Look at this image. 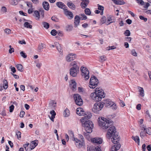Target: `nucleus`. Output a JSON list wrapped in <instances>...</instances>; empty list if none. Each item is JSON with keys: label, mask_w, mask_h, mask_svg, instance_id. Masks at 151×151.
I'll return each mask as SVG.
<instances>
[{"label": "nucleus", "mask_w": 151, "mask_h": 151, "mask_svg": "<svg viewBox=\"0 0 151 151\" xmlns=\"http://www.w3.org/2000/svg\"><path fill=\"white\" fill-rule=\"evenodd\" d=\"M104 91L100 87H98L95 89V92L90 95V97L92 100L96 102L101 101L104 98Z\"/></svg>", "instance_id": "f257e3e1"}, {"label": "nucleus", "mask_w": 151, "mask_h": 151, "mask_svg": "<svg viewBox=\"0 0 151 151\" xmlns=\"http://www.w3.org/2000/svg\"><path fill=\"white\" fill-rule=\"evenodd\" d=\"M55 44L56 47L58 51L60 52L62 50L59 44L57 42H56L55 43Z\"/></svg>", "instance_id": "a19ab883"}, {"label": "nucleus", "mask_w": 151, "mask_h": 151, "mask_svg": "<svg viewBox=\"0 0 151 151\" xmlns=\"http://www.w3.org/2000/svg\"><path fill=\"white\" fill-rule=\"evenodd\" d=\"M99 83V81L97 78L93 76L90 79L89 87L91 88L94 89L97 86Z\"/></svg>", "instance_id": "0eeeda50"}, {"label": "nucleus", "mask_w": 151, "mask_h": 151, "mask_svg": "<svg viewBox=\"0 0 151 151\" xmlns=\"http://www.w3.org/2000/svg\"><path fill=\"white\" fill-rule=\"evenodd\" d=\"M45 45L43 43L40 44L38 47V48L39 50L43 49L44 47H45Z\"/></svg>", "instance_id": "37998d69"}, {"label": "nucleus", "mask_w": 151, "mask_h": 151, "mask_svg": "<svg viewBox=\"0 0 151 151\" xmlns=\"http://www.w3.org/2000/svg\"><path fill=\"white\" fill-rule=\"evenodd\" d=\"M82 76L85 80H88L89 78V72L87 68L82 66L81 68Z\"/></svg>", "instance_id": "6e6552de"}, {"label": "nucleus", "mask_w": 151, "mask_h": 151, "mask_svg": "<svg viewBox=\"0 0 151 151\" xmlns=\"http://www.w3.org/2000/svg\"><path fill=\"white\" fill-rule=\"evenodd\" d=\"M146 134L145 131H141L140 133V136L142 138H143L144 137L147 136Z\"/></svg>", "instance_id": "72a5a7b5"}, {"label": "nucleus", "mask_w": 151, "mask_h": 151, "mask_svg": "<svg viewBox=\"0 0 151 151\" xmlns=\"http://www.w3.org/2000/svg\"><path fill=\"white\" fill-rule=\"evenodd\" d=\"M114 3L116 4L120 5L124 4L125 3L123 1L119 0H114Z\"/></svg>", "instance_id": "c756f323"}, {"label": "nucleus", "mask_w": 151, "mask_h": 151, "mask_svg": "<svg viewBox=\"0 0 151 151\" xmlns=\"http://www.w3.org/2000/svg\"><path fill=\"white\" fill-rule=\"evenodd\" d=\"M24 26L25 27L27 28L32 29V26L30 25L29 23L27 22H25L24 24Z\"/></svg>", "instance_id": "c9c22d12"}, {"label": "nucleus", "mask_w": 151, "mask_h": 151, "mask_svg": "<svg viewBox=\"0 0 151 151\" xmlns=\"http://www.w3.org/2000/svg\"><path fill=\"white\" fill-rule=\"evenodd\" d=\"M115 19L114 17L111 15H109L107 16V19L104 23L106 25H108L111 23L114 22Z\"/></svg>", "instance_id": "4468645a"}, {"label": "nucleus", "mask_w": 151, "mask_h": 151, "mask_svg": "<svg viewBox=\"0 0 151 151\" xmlns=\"http://www.w3.org/2000/svg\"><path fill=\"white\" fill-rule=\"evenodd\" d=\"M84 12L86 15H90L91 14V12L89 8H86L84 10Z\"/></svg>", "instance_id": "79ce46f5"}, {"label": "nucleus", "mask_w": 151, "mask_h": 151, "mask_svg": "<svg viewBox=\"0 0 151 151\" xmlns=\"http://www.w3.org/2000/svg\"><path fill=\"white\" fill-rule=\"evenodd\" d=\"M16 67L19 71L22 72L23 71V66L21 64H18L16 65Z\"/></svg>", "instance_id": "2f4dec72"}, {"label": "nucleus", "mask_w": 151, "mask_h": 151, "mask_svg": "<svg viewBox=\"0 0 151 151\" xmlns=\"http://www.w3.org/2000/svg\"><path fill=\"white\" fill-rule=\"evenodd\" d=\"M80 63L78 61L72 62L70 63L72 67L70 69V74L73 77L77 76L79 71Z\"/></svg>", "instance_id": "f03ea898"}, {"label": "nucleus", "mask_w": 151, "mask_h": 151, "mask_svg": "<svg viewBox=\"0 0 151 151\" xmlns=\"http://www.w3.org/2000/svg\"><path fill=\"white\" fill-rule=\"evenodd\" d=\"M139 18L140 19L143 20L145 22L147 21V18L144 17L142 15L139 16Z\"/></svg>", "instance_id": "13d9d810"}, {"label": "nucleus", "mask_w": 151, "mask_h": 151, "mask_svg": "<svg viewBox=\"0 0 151 151\" xmlns=\"http://www.w3.org/2000/svg\"><path fill=\"white\" fill-rule=\"evenodd\" d=\"M132 138L134 139L136 142H137L138 145L139 144V139L138 136H136L135 137L132 136Z\"/></svg>", "instance_id": "58836bf2"}, {"label": "nucleus", "mask_w": 151, "mask_h": 151, "mask_svg": "<svg viewBox=\"0 0 151 151\" xmlns=\"http://www.w3.org/2000/svg\"><path fill=\"white\" fill-rule=\"evenodd\" d=\"M16 134L17 136L18 139L21 138V133L20 132L18 131L16 132Z\"/></svg>", "instance_id": "0e129e2a"}, {"label": "nucleus", "mask_w": 151, "mask_h": 151, "mask_svg": "<svg viewBox=\"0 0 151 151\" xmlns=\"http://www.w3.org/2000/svg\"><path fill=\"white\" fill-rule=\"evenodd\" d=\"M64 13L65 15L68 17V18L69 19H71L73 17V15L72 12L69 11H68L66 9L64 10Z\"/></svg>", "instance_id": "2eb2a0df"}, {"label": "nucleus", "mask_w": 151, "mask_h": 151, "mask_svg": "<svg viewBox=\"0 0 151 151\" xmlns=\"http://www.w3.org/2000/svg\"><path fill=\"white\" fill-rule=\"evenodd\" d=\"M34 9L32 8H31L28 9V12L29 14H31L32 13Z\"/></svg>", "instance_id": "69168bd1"}, {"label": "nucleus", "mask_w": 151, "mask_h": 151, "mask_svg": "<svg viewBox=\"0 0 151 151\" xmlns=\"http://www.w3.org/2000/svg\"><path fill=\"white\" fill-rule=\"evenodd\" d=\"M72 90L73 91L76 90V82L73 80H72L71 83L70 84Z\"/></svg>", "instance_id": "393cba45"}, {"label": "nucleus", "mask_w": 151, "mask_h": 151, "mask_svg": "<svg viewBox=\"0 0 151 151\" xmlns=\"http://www.w3.org/2000/svg\"><path fill=\"white\" fill-rule=\"evenodd\" d=\"M63 114L65 117H68L70 115V111L68 109H66L64 111Z\"/></svg>", "instance_id": "473e14b6"}, {"label": "nucleus", "mask_w": 151, "mask_h": 151, "mask_svg": "<svg viewBox=\"0 0 151 151\" xmlns=\"http://www.w3.org/2000/svg\"><path fill=\"white\" fill-rule=\"evenodd\" d=\"M114 116L113 115H108L106 116V118H104V127L106 129L113 125V122L111 119L114 118Z\"/></svg>", "instance_id": "423d86ee"}, {"label": "nucleus", "mask_w": 151, "mask_h": 151, "mask_svg": "<svg viewBox=\"0 0 151 151\" xmlns=\"http://www.w3.org/2000/svg\"><path fill=\"white\" fill-rule=\"evenodd\" d=\"M74 25L75 27H77L80 23V17L78 15H76L74 18Z\"/></svg>", "instance_id": "aec40b11"}, {"label": "nucleus", "mask_w": 151, "mask_h": 151, "mask_svg": "<svg viewBox=\"0 0 151 151\" xmlns=\"http://www.w3.org/2000/svg\"><path fill=\"white\" fill-rule=\"evenodd\" d=\"M73 28V27L71 25H68L66 27V30L68 31H70Z\"/></svg>", "instance_id": "a18cd8bd"}, {"label": "nucleus", "mask_w": 151, "mask_h": 151, "mask_svg": "<svg viewBox=\"0 0 151 151\" xmlns=\"http://www.w3.org/2000/svg\"><path fill=\"white\" fill-rule=\"evenodd\" d=\"M27 5L28 7L30 8H32V3L30 2H28V1H27Z\"/></svg>", "instance_id": "e2e57ef3"}, {"label": "nucleus", "mask_w": 151, "mask_h": 151, "mask_svg": "<svg viewBox=\"0 0 151 151\" xmlns=\"http://www.w3.org/2000/svg\"><path fill=\"white\" fill-rule=\"evenodd\" d=\"M38 143V141L37 140L32 141L30 145L32 147H31V150H32L34 149L37 145Z\"/></svg>", "instance_id": "b1692460"}, {"label": "nucleus", "mask_w": 151, "mask_h": 151, "mask_svg": "<svg viewBox=\"0 0 151 151\" xmlns=\"http://www.w3.org/2000/svg\"><path fill=\"white\" fill-rule=\"evenodd\" d=\"M67 5L73 10H75L76 9L75 5L71 2H68L67 4Z\"/></svg>", "instance_id": "cd10ccee"}, {"label": "nucleus", "mask_w": 151, "mask_h": 151, "mask_svg": "<svg viewBox=\"0 0 151 151\" xmlns=\"http://www.w3.org/2000/svg\"><path fill=\"white\" fill-rule=\"evenodd\" d=\"M99 61L102 63H103L104 61V56H100L99 58Z\"/></svg>", "instance_id": "4d7b16f0"}, {"label": "nucleus", "mask_w": 151, "mask_h": 151, "mask_svg": "<svg viewBox=\"0 0 151 151\" xmlns=\"http://www.w3.org/2000/svg\"><path fill=\"white\" fill-rule=\"evenodd\" d=\"M57 103L55 101H51L49 103V107L51 109H54L56 106Z\"/></svg>", "instance_id": "a878e982"}, {"label": "nucleus", "mask_w": 151, "mask_h": 151, "mask_svg": "<svg viewBox=\"0 0 151 151\" xmlns=\"http://www.w3.org/2000/svg\"><path fill=\"white\" fill-rule=\"evenodd\" d=\"M91 142L94 143L100 144L102 143V140L101 138L95 137L91 139Z\"/></svg>", "instance_id": "dca6fc26"}, {"label": "nucleus", "mask_w": 151, "mask_h": 151, "mask_svg": "<svg viewBox=\"0 0 151 151\" xmlns=\"http://www.w3.org/2000/svg\"><path fill=\"white\" fill-rule=\"evenodd\" d=\"M113 101L109 99H104V106L107 108H110L111 105L113 103Z\"/></svg>", "instance_id": "f3484780"}, {"label": "nucleus", "mask_w": 151, "mask_h": 151, "mask_svg": "<svg viewBox=\"0 0 151 151\" xmlns=\"http://www.w3.org/2000/svg\"><path fill=\"white\" fill-rule=\"evenodd\" d=\"M10 2L12 5H15L17 4V2L16 0H10Z\"/></svg>", "instance_id": "3c124183"}, {"label": "nucleus", "mask_w": 151, "mask_h": 151, "mask_svg": "<svg viewBox=\"0 0 151 151\" xmlns=\"http://www.w3.org/2000/svg\"><path fill=\"white\" fill-rule=\"evenodd\" d=\"M112 137L111 141L114 144H118L120 138L118 133L116 132V133H114L112 134Z\"/></svg>", "instance_id": "9b49d317"}, {"label": "nucleus", "mask_w": 151, "mask_h": 151, "mask_svg": "<svg viewBox=\"0 0 151 151\" xmlns=\"http://www.w3.org/2000/svg\"><path fill=\"white\" fill-rule=\"evenodd\" d=\"M1 10V11L4 13L6 12L7 11L6 8L5 6H3V7H2Z\"/></svg>", "instance_id": "774afa93"}, {"label": "nucleus", "mask_w": 151, "mask_h": 151, "mask_svg": "<svg viewBox=\"0 0 151 151\" xmlns=\"http://www.w3.org/2000/svg\"><path fill=\"white\" fill-rule=\"evenodd\" d=\"M139 4L142 6L144 5V2L142 0H135Z\"/></svg>", "instance_id": "49530a36"}, {"label": "nucleus", "mask_w": 151, "mask_h": 151, "mask_svg": "<svg viewBox=\"0 0 151 151\" xmlns=\"http://www.w3.org/2000/svg\"><path fill=\"white\" fill-rule=\"evenodd\" d=\"M4 32L7 34H9L11 33V30L9 29L6 28L4 29Z\"/></svg>", "instance_id": "052dcab7"}, {"label": "nucleus", "mask_w": 151, "mask_h": 151, "mask_svg": "<svg viewBox=\"0 0 151 151\" xmlns=\"http://www.w3.org/2000/svg\"><path fill=\"white\" fill-rule=\"evenodd\" d=\"M98 120L99 126L103 129L104 127V117L102 116L99 117L98 118Z\"/></svg>", "instance_id": "a211bd4d"}, {"label": "nucleus", "mask_w": 151, "mask_h": 151, "mask_svg": "<svg viewBox=\"0 0 151 151\" xmlns=\"http://www.w3.org/2000/svg\"><path fill=\"white\" fill-rule=\"evenodd\" d=\"M33 15L35 17L37 18L36 19H38L40 18V13L37 10L35 11L34 12Z\"/></svg>", "instance_id": "c85d7f7f"}, {"label": "nucleus", "mask_w": 151, "mask_h": 151, "mask_svg": "<svg viewBox=\"0 0 151 151\" xmlns=\"http://www.w3.org/2000/svg\"><path fill=\"white\" fill-rule=\"evenodd\" d=\"M124 34L126 36H129L130 35V32L129 30L127 29L125 31Z\"/></svg>", "instance_id": "de8ad7c7"}, {"label": "nucleus", "mask_w": 151, "mask_h": 151, "mask_svg": "<svg viewBox=\"0 0 151 151\" xmlns=\"http://www.w3.org/2000/svg\"><path fill=\"white\" fill-rule=\"evenodd\" d=\"M89 2V0H84L81 4V7L83 8H86Z\"/></svg>", "instance_id": "4be33fe9"}, {"label": "nucleus", "mask_w": 151, "mask_h": 151, "mask_svg": "<svg viewBox=\"0 0 151 151\" xmlns=\"http://www.w3.org/2000/svg\"><path fill=\"white\" fill-rule=\"evenodd\" d=\"M115 144L112 146L110 150L111 151H116L120 148L121 145L120 144Z\"/></svg>", "instance_id": "6ab92c4d"}, {"label": "nucleus", "mask_w": 151, "mask_h": 151, "mask_svg": "<svg viewBox=\"0 0 151 151\" xmlns=\"http://www.w3.org/2000/svg\"><path fill=\"white\" fill-rule=\"evenodd\" d=\"M76 113L80 116H84L81 119V121L82 123L84 122L86 119H89L92 116V115L90 112L86 113L83 109L81 108H78L76 109Z\"/></svg>", "instance_id": "7ed1b4c3"}, {"label": "nucleus", "mask_w": 151, "mask_h": 151, "mask_svg": "<svg viewBox=\"0 0 151 151\" xmlns=\"http://www.w3.org/2000/svg\"><path fill=\"white\" fill-rule=\"evenodd\" d=\"M42 24L44 27L46 29H48L50 25L47 22H42Z\"/></svg>", "instance_id": "f704fd0d"}, {"label": "nucleus", "mask_w": 151, "mask_h": 151, "mask_svg": "<svg viewBox=\"0 0 151 151\" xmlns=\"http://www.w3.org/2000/svg\"><path fill=\"white\" fill-rule=\"evenodd\" d=\"M9 112H13L14 109V106L12 105H11L9 107Z\"/></svg>", "instance_id": "680f3d73"}, {"label": "nucleus", "mask_w": 151, "mask_h": 151, "mask_svg": "<svg viewBox=\"0 0 151 151\" xmlns=\"http://www.w3.org/2000/svg\"><path fill=\"white\" fill-rule=\"evenodd\" d=\"M95 151H101V150L100 147V146H98L97 147H95Z\"/></svg>", "instance_id": "338daca9"}, {"label": "nucleus", "mask_w": 151, "mask_h": 151, "mask_svg": "<svg viewBox=\"0 0 151 151\" xmlns=\"http://www.w3.org/2000/svg\"><path fill=\"white\" fill-rule=\"evenodd\" d=\"M145 131L147 134L149 135H151V128H146Z\"/></svg>", "instance_id": "c03bdc74"}, {"label": "nucleus", "mask_w": 151, "mask_h": 151, "mask_svg": "<svg viewBox=\"0 0 151 151\" xmlns=\"http://www.w3.org/2000/svg\"><path fill=\"white\" fill-rule=\"evenodd\" d=\"M116 48L114 46H109L106 48V50H113Z\"/></svg>", "instance_id": "09e8293b"}, {"label": "nucleus", "mask_w": 151, "mask_h": 151, "mask_svg": "<svg viewBox=\"0 0 151 151\" xmlns=\"http://www.w3.org/2000/svg\"><path fill=\"white\" fill-rule=\"evenodd\" d=\"M51 19L55 22H58V21L59 19L55 16H52L51 17Z\"/></svg>", "instance_id": "5fc2aeb1"}, {"label": "nucleus", "mask_w": 151, "mask_h": 151, "mask_svg": "<svg viewBox=\"0 0 151 151\" xmlns=\"http://www.w3.org/2000/svg\"><path fill=\"white\" fill-rule=\"evenodd\" d=\"M140 127L141 128V130L145 131L146 130V126L142 124H140Z\"/></svg>", "instance_id": "6e6d98bb"}, {"label": "nucleus", "mask_w": 151, "mask_h": 151, "mask_svg": "<svg viewBox=\"0 0 151 151\" xmlns=\"http://www.w3.org/2000/svg\"><path fill=\"white\" fill-rule=\"evenodd\" d=\"M50 114L51 115V117H55L56 114V113L54 110H52L50 111Z\"/></svg>", "instance_id": "bf43d9fd"}, {"label": "nucleus", "mask_w": 151, "mask_h": 151, "mask_svg": "<svg viewBox=\"0 0 151 151\" xmlns=\"http://www.w3.org/2000/svg\"><path fill=\"white\" fill-rule=\"evenodd\" d=\"M110 108L113 110L115 111L117 109L118 106L114 102H113V103L111 105Z\"/></svg>", "instance_id": "7c9ffc66"}, {"label": "nucleus", "mask_w": 151, "mask_h": 151, "mask_svg": "<svg viewBox=\"0 0 151 151\" xmlns=\"http://www.w3.org/2000/svg\"><path fill=\"white\" fill-rule=\"evenodd\" d=\"M69 133L70 139H71V140L73 141L75 140L76 138L74 137V135L73 132L71 131H70L69 132Z\"/></svg>", "instance_id": "e433bc0d"}, {"label": "nucleus", "mask_w": 151, "mask_h": 151, "mask_svg": "<svg viewBox=\"0 0 151 151\" xmlns=\"http://www.w3.org/2000/svg\"><path fill=\"white\" fill-rule=\"evenodd\" d=\"M109 128L108 130L107 134L106 137L109 139L112 136V134L114 133H116V129L114 126L111 125L109 127ZM109 128V127H108Z\"/></svg>", "instance_id": "1a4fd4ad"}, {"label": "nucleus", "mask_w": 151, "mask_h": 151, "mask_svg": "<svg viewBox=\"0 0 151 151\" xmlns=\"http://www.w3.org/2000/svg\"><path fill=\"white\" fill-rule=\"evenodd\" d=\"M56 5L59 8L63 9L64 11L67 8L65 4L61 2H58L56 3Z\"/></svg>", "instance_id": "412c9836"}, {"label": "nucleus", "mask_w": 151, "mask_h": 151, "mask_svg": "<svg viewBox=\"0 0 151 151\" xmlns=\"http://www.w3.org/2000/svg\"><path fill=\"white\" fill-rule=\"evenodd\" d=\"M82 124L87 133H91L92 132L93 127V124L91 121L86 119H85L84 122Z\"/></svg>", "instance_id": "20e7f679"}, {"label": "nucleus", "mask_w": 151, "mask_h": 151, "mask_svg": "<svg viewBox=\"0 0 151 151\" xmlns=\"http://www.w3.org/2000/svg\"><path fill=\"white\" fill-rule=\"evenodd\" d=\"M74 99L76 104L79 106L82 105L83 103V100L81 96L79 94H75L74 95Z\"/></svg>", "instance_id": "9d476101"}, {"label": "nucleus", "mask_w": 151, "mask_h": 151, "mask_svg": "<svg viewBox=\"0 0 151 151\" xmlns=\"http://www.w3.org/2000/svg\"><path fill=\"white\" fill-rule=\"evenodd\" d=\"M8 86V83L7 81L6 80H4L3 81V88L4 89H6L7 88Z\"/></svg>", "instance_id": "ea45409f"}, {"label": "nucleus", "mask_w": 151, "mask_h": 151, "mask_svg": "<svg viewBox=\"0 0 151 151\" xmlns=\"http://www.w3.org/2000/svg\"><path fill=\"white\" fill-rule=\"evenodd\" d=\"M57 33V31L55 29H52L51 32V34L53 36H55Z\"/></svg>", "instance_id": "603ef678"}, {"label": "nucleus", "mask_w": 151, "mask_h": 151, "mask_svg": "<svg viewBox=\"0 0 151 151\" xmlns=\"http://www.w3.org/2000/svg\"><path fill=\"white\" fill-rule=\"evenodd\" d=\"M73 141L75 142V145L78 148H80L84 145L85 144L84 140L81 141L78 139L76 138Z\"/></svg>", "instance_id": "ddd939ff"}, {"label": "nucleus", "mask_w": 151, "mask_h": 151, "mask_svg": "<svg viewBox=\"0 0 151 151\" xmlns=\"http://www.w3.org/2000/svg\"><path fill=\"white\" fill-rule=\"evenodd\" d=\"M137 88L138 91L139 93V95L142 97H144L145 96V94L144 93V91L143 88L139 86H138Z\"/></svg>", "instance_id": "bb28decb"}, {"label": "nucleus", "mask_w": 151, "mask_h": 151, "mask_svg": "<svg viewBox=\"0 0 151 151\" xmlns=\"http://www.w3.org/2000/svg\"><path fill=\"white\" fill-rule=\"evenodd\" d=\"M104 106V102H100L95 104L93 106L92 110L93 112L96 114L99 113L100 111Z\"/></svg>", "instance_id": "39448f33"}, {"label": "nucleus", "mask_w": 151, "mask_h": 151, "mask_svg": "<svg viewBox=\"0 0 151 151\" xmlns=\"http://www.w3.org/2000/svg\"><path fill=\"white\" fill-rule=\"evenodd\" d=\"M98 9L99 10H100L102 11L100 13V14L101 15H102L103 14V9H104V7L103 6H101L99 4H97Z\"/></svg>", "instance_id": "4c0bfd02"}, {"label": "nucleus", "mask_w": 151, "mask_h": 151, "mask_svg": "<svg viewBox=\"0 0 151 151\" xmlns=\"http://www.w3.org/2000/svg\"><path fill=\"white\" fill-rule=\"evenodd\" d=\"M131 54L134 56L136 57L137 56V52L134 49L132 50L131 51Z\"/></svg>", "instance_id": "8fccbe9b"}, {"label": "nucleus", "mask_w": 151, "mask_h": 151, "mask_svg": "<svg viewBox=\"0 0 151 151\" xmlns=\"http://www.w3.org/2000/svg\"><path fill=\"white\" fill-rule=\"evenodd\" d=\"M20 54L21 56L24 58H27V56L26 54H25L23 51H21L20 52Z\"/></svg>", "instance_id": "864d4df0"}, {"label": "nucleus", "mask_w": 151, "mask_h": 151, "mask_svg": "<svg viewBox=\"0 0 151 151\" xmlns=\"http://www.w3.org/2000/svg\"><path fill=\"white\" fill-rule=\"evenodd\" d=\"M76 55L73 53L68 54L66 57V60L68 62H70L74 60L76 58Z\"/></svg>", "instance_id": "f8f14e48"}, {"label": "nucleus", "mask_w": 151, "mask_h": 151, "mask_svg": "<svg viewBox=\"0 0 151 151\" xmlns=\"http://www.w3.org/2000/svg\"><path fill=\"white\" fill-rule=\"evenodd\" d=\"M42 6L44 9L46 11H48L49 9L50 6L49 3L46 1L43 2Z\"/></svg>", "instance_id": "5701e85b"}]
</instances>
